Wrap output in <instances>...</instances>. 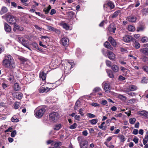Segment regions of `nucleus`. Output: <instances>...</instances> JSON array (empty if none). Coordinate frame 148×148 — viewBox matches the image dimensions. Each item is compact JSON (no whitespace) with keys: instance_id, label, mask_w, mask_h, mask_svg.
I'll use <instances>...</instances> for the list:
<instances>
[{"instance_id":"f03ea898","label":"nucleus","mask_w":148,"mask_h":148,"mask_svg":"<svg viewBox=\"0 0 148 148\" xmlns=\"http://www.w3.org/2000/svg\"><path fill=\"white\" fill-rule=\"evenodd\" d=\"M45 111L46 110L44 108H37L34 111L35 116L37 118H40L43 116Z\"/></svg>"},{"instance_id":"4468645a","label":"nucleus","mask_w":148,"mask_h":148,"mask_svg":"<svg viewBox=\"0 0 148 148\" xmlns=\"http://www.w3.org/2000/svg\"><path fill=\"white\" fill-rule=\"evenodd\" d=\"M4 29L5 31L7 32H10L11 30V27L8 24L5 23L4 24Z\"/></svg>"},{"instance_id":"1a4fd4ad","label":"nucleus","mask_w":148,"mask_h":148,"mask_svg":"<svg viewBox=\"0 0 148 148\" xmlns=\"http://www.w3.org/2000/svg\"><path fill=\"white\" fill-rule=\"evenodd\" d=\"M138 113L139 115L141 116L148 118V112L145 110L139 111Z\"/></svg>"},{"instance_id":"4be33fe9","label":"nucleus","mask_w":148,"mask_h":148,"mask_svg":"<svg viewBox=\"0 0 148 148\" xmlns=\"http://www.w3.org/2000/svg\"><path fill=\"white\" fill-rule=\"evenodd\" d=\"M7 8L6 7L3 6L1 8V10L0 11V14L1 15H3L7 12Z\"/></svg>"},{"instance_id":"0eeeda50","label":"nucleus","mask_w":148,"mask_h":148,"mask_svg":"<svg viewBox=\"0 0 148 148\" xmlns=\"http://www.w3.org/2000/svg\"><path fill=\"white\" fill-rule=\"evenodd\" d=\"M59 25L62 27L66 30H71L69 25L65 23V22L62 21L59 23Z\"/></svg>"},{"instance_id":"9d476101","label":"nucleus","mask_w":148,"mask_h":148,"mask_svg":"<svg viewBox=\"0 0 148 148\" xmlns=\"http://www.w3.org/2000/svg\"><path fill=\"white\" fill-rule=\"evenodd\" d=\"M132 36L128 35H125L123 37V40L124 42H128L132 40Z\"/></svg>"},{"instance_id":"aec40b11","label":"nucleus","mask_w":148,"mask_h":148,"mask_svg":"<svg viewBox=\"0 0 148 148\" xmlns=\"http://www.w3.org/2000/svg\"><path fill=\"white\" fill-rule=\"evenodd\" d=\"M111 69L115 73L118 72L119 71V66L116 65H113L111 67Z\"/></svg>"},{"instance_id":"423d86ee","label":"nucleus","mask_w":148,"mask_h":148,"mask_svg":"<svg viewBox=\"0 0 148 148\" xmlns=\"http://www.w3.org/2000/svg\"><path fill=\"white\" fill-rule=\"evenodd\" d=\"M60 43L64 46L69 45V40L66 38H63L60 41Z\"/></svg>"},{"instance_id":"4d7b16f0","label":"nucleus","mask_w":148,"mask_h":148,"mask_svg":"<svg viewBox=\"0 0 148 148\" xmlns=\"http://www.w3.org/2000/svg\"><path fill=\"white\" fill-rule=\"evenodd\" d=\"M79 101H77L75 103V107H74V109L75 110H76L77 109V108L78 107V105L79 104Z\"/></svg>"},{"instance_id":"c9c22d12","label":"nucleus","mask_w":148,"mask_h":148,"mask_svg":"<svg viewBox=\"0 0 148 148\" xmlns=\"http://www.w3.org/2000/svg\"><path fill=\"white\" fill-rule=\"evenodd\" d=\"M20 105V103L17 101H16L14 103V108L15 109H18Z\"/></svg>"},{"instance_id":"69168bd1","label":"nucleus","mask_w":148,"mask_h":148,"mask_svg":"<svg viewBox=\"0 0 148 148\" xmlns=\"http://www.w3.org/2000/svg\"><path fill=\"white\" fill-rule=\"evenodd\" d=\"M2 86L3 89H5L8 87V85L5 83H3L2 84Z\"/></svg>"},{"instance_id":"6e6552de","label":"nucleus","mask_w":148,"mask_h":148,"mask_svg":"<svg viewBox=\"0 0 148 148\" xmlns=\"http://www.w3.org/2000/svg\"><path fill=\"white\" fill-rule=\"evenodd\" d=\"M53 90L52 88H49L48 87H40L39 89V92L40 93L47 92L52 90Z\"/></svg>"},{"instance_id":"5701e85b","label":"nucleus","mask_w":148,"mask_h":148,"mask_svg":"<svg viewBox=\"0 0 148 148\" xmlns=\"http://www.w3.org/2000/svg\"><path fill=\"white\" fill-rule=\"evenodd\" d=\"M118 137L119 138L121 142L123 143L126 140L125 137L122 135L119 134L118 136Z\"/></svg>"},{"instance_id":"6ab92c4d","label":"nucleus","mask_w":148,"mask_h":148,"mask_svg":"<svg viewBox=\"0 0 148 148\" xmlns=\"http://www.w3.org/2000/svg\"><path fill=\"white\" fill-rule=\"evenodd\" d=\"M116 29V28L113 25H110L108 27V30L109 32L114 33H115Z\"/></svg>"},{"instance_id":"a18cd8bd","label":"nucleus","mask_w":148,"mask_h":148,"mask_svg":"<svg viewBox=\"0 0 148 148\" xmlns=\"http://www.w3.org/2000/svg\"><path fill=\"white\" fill-rule=\"evenodd\" d=\"M24 38L22 37H19L18 38V41L21 43V44L22 42H23V41H24Z\"/></svg>"},{"instance_id":"8fccbe9b","label":"nucleus","mask_w":148,"mask_h":148,"mask_svg":"<svg viewBox=\"0 0 148 148\" xmlns=\"http://www.w3.org/2000/svg\"><path fill=\"white\" fill-rule=\"evenodd\" d=\"M104 144L107 146L109 148H114V146L113 145H108V143H107V142H105Z\"/></svg>"},{"instance_id":"37998d69","label":"nucleus","mask_w":148,"mask_h":148,"mask_svg":"<svg viewBox=\"0 0 148 148\" xmlns=\"http://www.w3.org/2000/svg\"><path fill=\"white\" fill-rule=\"evenodd\" d=\"M141 41L143 43L147 42L148 41V38L147 37H143L142 38L141 40Z\"/></svg>"},{"instance_id":"a19ab883","label":"nucleus","mask_w":148,"mask_h":148,"mask_svg":"<svg viewBox=\"0 0 148 148\" xmlns=\"http://www.w3.org/2000/svg\"><path fill=\"white\" fill-rule=\"evenodd\" d=\"M77 126V124L76 123H74L73 125L70 126L69 128L73 130L76 128Z\"/></svg>"},{"instance_id":"5fc2aeb1","label":"nucleus","mask_w":148,"mask_h":148,"mask_svg":"<svg viewBox=\"0 0 148 148\" xmlns=\"http://www.w3.org/2000/svg\"><path fill=\"white\" fill-rule=\"evenodd\" d=\"M142 69L144 71L148 73V66H143Z\"/></svg>"},{"instance_id":"cd10ccee","label":"nucleus","mask_w":148,"mask_h":148,"mask_svg":"<svg viewBox=\"0 0 148 148\" xmlns=\"http://www.w3.org/2000/svg\"><path fill=\"white\" fill-rule=\"evenodd\" d=\"M51 6L49 5L47 7L44 8L43 11L45 12V14H47L49 13V11L51 9Z\"/></svg>"},{"instance_id":"e2e57ef3","label":"nucleus","mask_w":148,"mask_h":148,"mask_svg":"<svg viewBox=\"0 0 148 148\" xmlns=\"http://www.w3.org/2000/svg\"><path fill=\"white\" fill-rule=\"evenodd\" d=\"M56 11L54 9H52L51 10V11L50 12V14L51 15H53V14H55L56 13Z\"/></svg>"},{"instance_id":"20e7f679","label":"nucleus","mask_w":148,"mask_h":148,"mask_svg":"<svg viewBox=\"0 0 148 148\" xmlns=\"http://www.w3.org/2000/svg\"><path fill=\"white\" fill-rule=\"evenodd\" d=\"M7 21L10 24H14L16 22V19L14 16L12 15L8 16L6 18Z\"/></svg>"},{"instance_id":"bf43d9fd","label":"nucleus","mask_w":148,"mask_h":148,"mask_svg":"<svg viewBox=\"0 0 148 148\" xmlns=\"http://www.w3.org/2000/svg\"><path fill=\"white\" fill-rule=\"evenodd\" d=\"M106 63L107 66L110 67L111 66V62L108 60H106Z\"/></svg>"},{"instance_id":"39448f33","label":"nucleus","mask_w":148,"mask_h":148,"mask_svg":"<svg viewBox=\"0 0 148 148\" xmlns=\"http://www.w3.org/2000/svg\"><path fill=\"white\" fill-rule=\"evenodd\" d=\"M102 86L106 92L107 93L109 92L110 90V86L108 82H103L102 84Z\"/></svg>"},{"instance_id":"ea45409f","label":"nucleus","mask_w":148,"mask_h":148,"mask_svg":"<svg viewBox=\"0 0 148 148\" xmlns=\"http://www.w3.org/2000/svg\"><path fill=\"white\" fill-rule=\"evenodd\" d=\"M136 119L135 118H133L129 119V121L130 123L132 124H134L136 121Z\"/></svg>"},{"instance_id":"603ef678","label":"nucleus","mask_w":148,"mask_h":148,"mask_svg":"<svg viewBox=\"0 0 148 148\" xmlns=\"http://www.w3.org/2000/svg\"><path fill=\"white\" fill-rule=\"evenodd\" d=\"M134 45L135 47L137 49L139 48L140 47V45L138 42H136Z\"/></svg>"},{"instance_id":"864d4df0","label":"nucleus","mask_w":148,"mask_h":148,"mask_svg":"<svg viewBox=\"0 0 148 148\" xmlns=\"http://www.w3.org/2000/svg\"><path fill=\"white\" fill-rule=\"evenodd\" d=\"M77 140L79 142V145H80V143H82V142L84 141L83 140V138L81 136L78 137L77 138Z\"/></svg>"},{"instance_id":"4c0bfd02","label":"nucleus","mask_w":148,"mask_h":148,"mask_svg":"<svg viewBox=\"0 0 148 148\" xmlns=\"http://www.w3.org/2000/svg\"><path fill=\"white\" fill-rule=\"evenodd\" d=\"M142 12L144 15H147L148 14V9L145 8L142 10Z\"/></svg>"},{"instance_id":"f257e3e1","label":"nucleus","mask_w":148,"mask_h":148,"mask_svg":"<svg viewBox=\"0 0 148 148\" xmlns=\"http://www.w3.org/2000/svg\"><path fill=\"white\" fill-rule=\"evenodd\" d=\"M3 66L6 68L14 69L15 68V62L13 57L10 55L5 54L2 62Z\"/></svg>"},{"instance_id":"e433bc0d","label":"nucleus","mask_w":148,"mask_h":148,"mask_svg":"<svg viewBox=\"0 0 148 148\" xmlns=\"http://www.w3.org/2000/svg\"><path fill=\"white\" fill-rule=\"evenodd\" d=\"M12 121L13 122H18L19 120L16 117L15 115L14 116L11 118Z\"/></svg>"},{"instance_id":"774afa93","label":"nucleus","mask_w":148,"mask_h":148,"mask_svg":"<svg viewBox=\"0 0 148 148\" xmlns=\"http://www.w3.org/2000/svg\"><path fill=\"white\" fill-rule=\"evenodd\" d=\"M34 26L36 29H38L40 31H41V30L42 29V28L40 27L37 25H34Z\"/></svg>"},{"instance_id":"13d9d810","label":"nucleus","mask_w":148,"mask_h":148,"mask_svg":"<svg viewBox=\"0 0 148 148\" xmlns=\"http://www.w3.org/2000/svg\"><path fill=\"white\" fill-rule=\"evenodd\" d=\"M142 60L143 61L146 63L147 62V61H148V58L145 56H143L142 58Z\"/></svg>"},{"instance_id":"f3484780","label":"nucleus","mask_w":148,"mask_h":148,"mask_svg":"<svg viewBox=\"0 0 148 148\" xmlns=\"http://www.w3.org/2000/svg\"><path fill=\"white\" fill-rule=\"evenodd\" d=\"M39 77L42 80H45L46 79V74L44 71H41L40 73Z\"/></svg>"},{"instance_id":"a878e982","label":"nucleus","mask_w":148,"mask_h":148,"mask_svg":"<svg viewBox=\"0 0 148 148\" xmlns=\"http://www.w3.org/2000/svg\"><path fill=\"white\" fill-rule=\"evenodd\" d=\"M48 29L49 30L53 31L56 33L60 32V31L59 30L57 29H56L55 28L51 26H48Z\"/></svg>"},{"instance_id":"3c124183","label":"nucleus","mask_w":148,"mask_h":148,"mask_svg":"<svg viewBox=\"0 0 148 148\" xmlns=\"http://www.w3.org/2000/svg\"><path fill=\"white\" fill-rule=\"evenodd\" d=\"M84 109L80 108L79 110L78 111L79 113V114H80L82 116H83L84 115Z\"/></svg>"},{"instance_id":"2eb2a0df","label":"nucleus","mask_w":148,"mask_h":148,"mask_svg":"<svg viewBox=\"0 0 148 148\" xmlns=\"http://www.w3.org/2000/svg\"><path fill=\"white\" fill-rule=\"evenodd\" d=\"M88 141L86 140H84L82 143H80V148H88Z\"/></svg>"},{"instance_id":"b1692460","label":"nucleus","mask_w":148,"mask_h":148,"mask_svg":"<svg viewBox=\"0 0 148 148\" xmlns=\"http://www.w3.org/2000/svg\"><path fill=\"white\" fill-rule=\"evenodd\" d=\"M14 90L16 91H19L21 89V88L19 84L17 83H16L14 84Z\"/></svg>"},{"instance_id":"393cba45","label":"nucleus","mask_w":148,"mask_h":148,"mask_svg":"<svg viewBox=\"0 0 148 148\" xmlns=\"http://www.w3.org/2000/svg\"><path fill=\"white\" fill-rule=\"evenodd\" d=\"M107 72L108 76L111 78L114 77V75L113 74V72L110 69H107Z\"/></svg>"},{"instance_id":"c756f323","label":"nucleus","mask_w":148,"mask_h":148,"mask_svg":"<svg viewBox=\"0 0 148 148\" xmlns=\"http://www.w3.org/2000/svg\"><path fill=\"white\" fill-rule=\"evenodd\" d=\"M62 125L61 124H57L54 127L53 129L54 130H58L61 128Z\"/></svg>"},{"instance_id":"412c9836","label":"nucleus","mask_w":148,"mask_h":148,"mask_svg":"<svg viewBox=\"0 0 148 148\" xmlns=\"http://www.w3.org/2000/svg\"><path fill=\"white\" fill-rule=\"evenodd\" d=\"M28 42L27 41L24 39V41H23V42H22L21 44L24 47L28 48L29 49V50L31 51V49L29 47V45H28Z\"/></svg>"},{"instance_id":"680f3d73","label":"nucleus","mask_w":148,"mask_h":148,"mask_svg":"<svg viewBox=\"0 0 148 148\" xmlns=\"http://www.w3.org/2000/svg\"><path fill=\"white\" fill-rule=\"evenodd\" d=\"M125 78L122 75H120L119 77V81H123L125 79Z\"/></svg>"},{"instance_id":"338daca9","label":"nucleus","mask_w":148,"mask_h":148,"mask_svg":"<svg viewBox=\"0 0 148 148\" xmlns=\"http://www.w3.org/2000/svg\"><path fill=\"white\" fill-rule=\"evenodd\" d=\"M138 130L137 129H134L133 132V134L135 135L138 134Z\"/></svg>"},{"instance_id":"7c9ffc66","label":"nucleus","mask_w":148,"mask_h":148,"mask_svg":"<svg viewBox=\"0 0 148 148\" xmlns=\"http://www.w3.org/2000/svg\"><path fill=\"white\" fill-rule=\"evenodd\" d=\"M61 144V143L59 142H54L52 143V145L54 146L55 147H58Z\"/></svg>"},{"instance_id":"a211bd4d","label":"nucleus","mask_w":148,"mask_h":148,"mask_svg":"<svg viewBox=\"0 0 148 148\" xmlns=\"http://www.w3.org/2000/svg\"><path fill=\"white\" fill-rule=\"evenodd\" d=\"M128 21L131 22H135L136 20V17L134 16H131L127 18Z\"/></svg>"},{"instance_id":"2f4dec72","label":"nucleus","mask_w":148,"mask_h":148,"mask_svg":"<svg viewBox=\"0 0 148 148\" xmlns=\"http://www.w3.org/2000/svg\"><path fill=\"white\" fill-rule=\"evenodd\" d=\"M130 91V90H127L125 91V92L129 95L131 96H135L136 95L135 93L132 92Z\"/></svg>"},{"instance_id":"c85d7f7f","label":"nucleus","mask_w":148,"mask_h":148,"mask_svg":"<svg viewBox=\"0 0 148 148\" xmlns=\"http://www.w3.org/2000/svg\"><path fill=\"white\" fill-rule=\"evenodd\" d=\"M98 121L97 119H95L89 120V122L92 125H95L97 123Z\"/></svg>"},{"instance_id":"6e6d98bb","label":"nucleus","mask_w":148,"mask_h":148,"mask_svg":"<svg viewBox=\"0 0 148 148\" xmlns=\"http://www.w3.org/2000/svg\"><path fill=\"white\" fill-rule=\"evenodd\" d=\"M90 104L91 106L94 107H97L100 106L99 104L96 103H95L94 102L91 103Z\"/></svg>"},{"instance_id":"de8ad7c7","label":"nucleus","mask_w":148,"mask_h":148,"mask_svg":"<svg viewBox=\"0 0 148 148\" xmlns=\"http://www.w3.org/2000/svg\"><path fill=\"white\" fill-rule=\"evenodd\" d=\"M16 134V130L13 131L11 134V136L12 137H14Z\"/></svg>"},{"instance_id":"49530a36","label":"nucleus","mask_w":148,"mask_h":148,"mask_svg":"<svg viewBox=\"0 0 148 148\" xmlns=\"http://www.w3.org/2000/svg\"><path fill=\"white\" fill-rule=\"evenodd\" d=\"M87 116L88 117L90 118H93L95 117V116L92 113H88L87 114Z\"/></svg>"},{"instance_id":"052dcab7","label":"nucleus","mask_w":148,"mask_h":148,"mask_svg":"<svg viewBox=\"0 0 148 148\" xmlns=\"http://www.w3.org/2000/svg\"><path fill=\"white\" fill-rule=\"evenodd\" d=\"M68 14L71 17L73 16L75 14L74 12L72 11L68 12Z\"/></svg>"},{"instance_id":"ddd939ff","label":"nucleus","mask_w":148,"mask_h":148,"mask_svg":"<svg viewBox=\"0 0 148 148\" xmlns=\"http://www.w3.org/2000/svg\"><path fill=\"white\" fill-rule=\"evenodd\" d=\"M107 53L108 58L111 60H113L115 58V55L114 53L111 51H108Z\"/></svg>"},{"instance_id":"473e14b6","label":"nucleus","mask_w":148,"mask_h":148,"mask_svg":"<svg viewBox=\"0 0 148 148\" xmlns=\"http://www.w3.org/2000/svg\"><path fill=\"white\" fill-rule=\"evenodd\" d=\"M107 5L110 7L111 9H113L114 7V5L113 3L111 1H109L107 3Z\"/></svg>"},{"instance_id":"c03bdc74","label":"nucleus","mask_w":148,"mask_h":148,"mask_svg":"<svg viewBox=\"0 0 148 148\" xmlns=\"http://www.w3.org/2000/svg\"><path fill=\"white\" fill-rule=\"evenodd\" d=\"M32 45L33 47H34L36 49H38V44L37 43H36V42H33V43H32Z\"/></svg>"},{"instance_id":"dca6fc26","label":"nucleus","mask_w":148,"mask_h":148,"mask_svg":"<svg viewBox=\"0 0 148 148\" xmlns=\"http://www.w3.org/2000/svg\"><path fill=\"white\" fill-rule=\"evenodd\" d=\"M104 46L106 48L109 49L112 51L114 49L110 45V43L108 41H106L104 44Z\"/></svg>"},{"instance_id":"f704fd0d","label":"nucleus","mask_w":148,"mask_h":148,"mask_svg":"<svg viewBox=\"0 0 148 148\" xmlns=\"http://www.w3.org/2000/svg\"><path fill=\"white\" fill-rule=\"evenodd\" d=\"M120 13V11H116L113 14L112 16V18H116Z\"/></svg>"},{"instance_id":"7ed1b4c3","label":"nucleus","mask_w":148,"mask_h":148,"mask_svg":"<svg viewBox=\"0 0 148 148\" xmlns=\"http://www.w3.org/2000/svg\"><path fill=\"white\" fill-rule=\"evenodd\" d=\"M58 114L54 112H51L49 114V120L52 122H55L58 119Z\"/></svg>"},{"instance_id":"79ce46f5","label":"nucleus","mask_w":148,"mask_h":148,"mask_svg":"<svg viewBox=\"0 0 148 148\" xmlns=\"http://www.w3.org/2000/svg\"><path fill=\"white\" fill-rule=\"evenodd\" d=\"M23 97V94L21 93H19L18 95H16V98L19 100L22 99Z\"/></svg>"},{"instance_id":"0e129e2a","label":"nucleus","mask_w":148,"mask_h":148,"mask_svg":"<svg viewBox=\"0 0 148 148\" xmlns=\"http://www.w3.org/2000/svg\"><path fill=\"white\" fill-rule=\"evenodd\" d=\"M18 59L23 62H24L26 61V59L22 57H19Z\"/></svg>"},{"instance_id":"bb28decb","label":"nucleus","mask_w":148,"mask_h":148,"mask_svg":"<svg viewBox=\"0 0 148 148\" xmlns=\"http://www.w3.org/2000/svg\"><path fill=\"white\" fill-rule=\"evenodd\" d=\"M140 51L145 55L148 56V48L141 49Z\"/></svg>"},{"instance_id":"58836bf2","label":"nucleus","mask_w":148,"mask_h":148,"mask_svg":"<svg viewBox=\"0 0 148 148\" xmlns=\"http://www.w3.org/2000/svg\"><path fill=\"white\" fill-rule=\"evenodd\" d=\"M7 79L9 81L12 82H14V78L13 75H10Z\"/></svg>"},{"instance_id":"72a5a7b5","label":"nucleus","mask_w":148,"mask_h":148,"mask_svg":"<svg viewBox=\"0 0 148 148\" xmlns=\"http://www.w3.org/2000/svg\"><path fill=\"white\" fill-rule=\"evenodd\" d=\"M128 30L130 31L133 32L135 30V28L134 26L130 25L128 26Z\"/></svg>"},{"instance_id":"9b49d317","label":"nucleus","mask_w":148,"mask_h":148,"mask_svg":"<svg viewBox=\"0 0 148 148\" xmlns=\"http://www.w3.org/2000/svg\"><path fill=\"white\" fill-rule=\"evenodd\" d=\"M108 40L112 46L114 47H115L116 46V42L115 40L112 36H110L108 38Z\"/></svg>"},{"instance_id":"f8f14e48","label":"nucleus","mask_w":148,"mask_h":148,"mask_svg":"<svg viewBox=\"0 0 148 148\" xmlns=\"http://www.w3.org/2000/svg\"><path fill=\"white\" fill-rule=\"evenodd\" d=\"M138 89L137 87L135 85H129L127 88V90L131 91H135Z\"/></svg>"},{"instance_id":"09e8293b","label":"nucleus","mask_w":148,"mask_h":148,"mask_svg":"<svg viewBox=\"0 0 148 148\" xmlns=\"http://www.w3.org/2000/svg\"><path fill=\"white\" fill-rule=\"evenodd\" d=\"M98 127L101 129L104 130H106L107 128V126H103V125H101L100 126H98Z\"/></svg>"}]
</instances>
